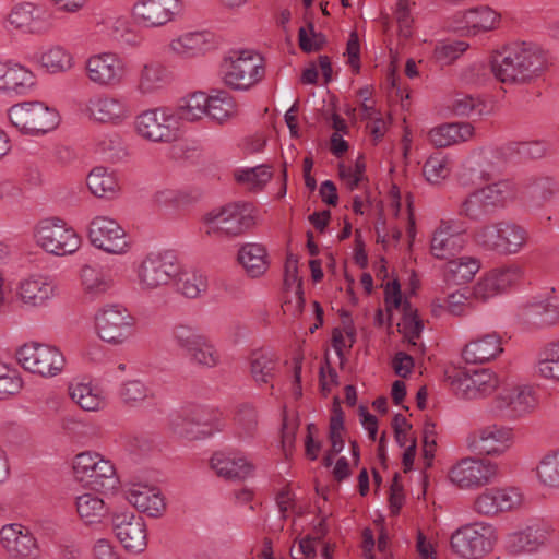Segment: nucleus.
Segmentation results:
<instances>
[{
	"label": "nucleus",
	"mask_w": 559,
	"mask_h": 559,
	"mask_svg": "<svg viewBox=\"0 0 559 559\" xmlns=\"http://www.w3.org/2000/svg\"><path fill=\"white\" fill-rule=\"evenodd\" d=\"M8 117L22 133L36 136L55 130L60 123L58 110L39 100H27L11 106Z\"/></svg>",
	"instance_id": "nucleus-10"
},
{
	"label": "nucleus",
	"mask_w": 559,
	"mask_h": 559,
	"mask_svg": "<svg viewBox=\"0 0 559 559\" xmlns=\"http://www.w3.org/2000/svg\"><path fill=\"white\" fill-rule=\"evenodd\" d=\"M500 23V13L489 5H477L455 15L456 28L472 36L491 32Z\"/></svg>",
	"instance_id": "nucleus-29"
},
{
	"label": "nucleus",
	"mask_w": 559,
	"mask_h": 559,
	"mask_svg": "<svg viewBox=\"0 0 559 559\" xmlns=\"http://www.w3.org/2000/svg\"><path fill=\"white\" fill-rule=\"evenodd\" d=\"M498 475V463L487 459L466 456L450 468L448 477L461 489H477L493 483Z\"/></svg>",
	"instance_id": "nucleus-20"
},
{
	"label": "nucleus",
	"mask_w": 559,
	"mask_h": 559,
	"mask_svg": "<svg viewBox=\"0 0 559 559\" xmlns=\"http://www.w3.org/2000/svg\"><path fill=\"white\" fill-rule=\"evenodd\" d=\"M547 67L546 51L531 41L513 43L495 52L491 73L503 84H524L538 78Z\"/></svg>",
	"instance_id": "nucleus-1"
},
{
	"label": "nucleus",
	"mask_w": 559,
	"mask_h": 559,
	"mask_svg": "<svg viewBox=\"0 0 559 559\" xmlns=\"http://www.w3.org/2000/svg\"><path fill=\"white\" fill-rule=\"evenodd\" d=\"M22 388L23 379L20 371L0 360V400L17 394Z\"/></svg>",
	"instance_id": "nucleus-60"
},
{
	"label": "nucleus",
	"mask_w": 559,
	"mask_h": 559,
	"mask_svg": "<svg viewBox=\"0 0 559 559\" xmlns=\"http://www.w3.org/2000/svg\"><path fill=\"white\" fill-rule=\"evenodd\" d=\"M514 442L513 428L499 424L484 426L467 439L468 448L492 457L504 455L512 449Z\"/></svg>",
	"instance_id": "nucleus-23"
},
{
	"label": "nucleus",
	"mask_w": 559,
	"mask_h": 559,
	"mask_svg": "<svg viewBox=\"0 0 559 559\" xmlns=\"http://www.w3.org/2000/svg\"><path fill=\"white\" fill-rule=\"evenodd\" d=\"M474 135V128L466 122L443 123L428 132V139L436 147L466 142Z\"/></svg>",
	"instance_id": "nucleus-40"
},
{
	"label": "nucleus",
	"mask_w": 559,
	"mask_h": 559,
	"mask_svg": "<svg viewBox=\"0 0 559 559\" xmlns=\"http://www.w3.org/2000/svg\"><path fill=\"white\" fill-rule=\"evenodd\" d=\"M189 414L194 424V429L204 430L202 431V438L212 435L216 430H222V425L214 411L203 406H189Z\"/></svg>",
	"instance_id": "nucleus-61"
},
{
	"label": "nucleus",
	"mask_w": 559,
	"mask_h": 559,
	"mask_svg": "<svg viewBox=\"0 0 559 559\" xmlns=\"http://www.w3.org/2000/svg\"><path fill=\"white\" fill-rule=\"evenodd\" d=\"M34 240L46 253L66 257L75 253L82 243L80 235L64 219L47 217L34 228Z\"/></svg>",
	"instance_id": "nucleus-9"
},
{
	"label": "nucleus",
	"mask_w": 559,
	"mask_h": 559,
	"mask_svg": "<svg viewBox=\"0 0 559 559\" xmlns=\"http://www.w3.org/2000/svg\"><path fill=\"white\" fill-rule=\"evenodd\" d=\"M180 294L187 298H198L207 289V276L194 267H182L178 263V273L174 281Z\"/></svg>",
	"instance_id": "nucleus-46"
},
{
	"label": "nucleus",
	"mask_w": 559,
	"mask_h": 559,
	"mask_svg": "<svg viewBox=\"0 0 559 559\" xmlns=\"http://www.w3.org/2000/svg\"><path fill=\"white\" fill-rule=\"evenodd\" d=\"M91 245L108 254L124 255L131 250V241L126 229L112 217L94 216L86 228Z\"/></svg>",
	"instance_id": "nucleus-19"
},
{
	"label": "nucleus",
	"mask_w": 559,
	"mask_h": 559,
	"mask_svg": "<svg viewBox=\"0 0 559 559\" xmlns=\"http://www.w3.org/2000/svg\"><path fill=\"white\" fill-rule=\"evenodd\" d=\"M86 80L100 88L122 86L131 75L129 61L112 50H103L90 55L84 61Z\"/></svg>",
	"instance_id": "nucleus-7"
},
{
	"label": "nucleus",
	"mask_w": 559,
	"mask_h": 559,
	"mask_svg": "<svg viewBox=\"0 0 559 559\" xmlns=\"http://www.w3.org/2000/svg\"><path fill=\"white\" fill-rule=\"evenodd\" d=\"M36 61L47 73L57 75L70 72L75 67V57L62 44H50L44 47Z\"/></svg>",
	"instance_id": "nucleus-37"
},
{
	"label": "nucleus",
	"mask_w": 559,
	"mask_h": 559,
	"mask_svg": "<svg viewBox=\"0 0 559 559\" xmlns=\"http://www.w3.org/2000/svg\"><path fill=\"white\" fill-rule=\"evenodd\" d=\"M136 135L153 144L170 145L181 138V128L174 108L160 106L145 109L134 119Z\"/></svg>",
	"instance_id": "nucleus-6"
},
{
	"label": "nucleus",
	"mask_w": 559,
	"mask_h": 559,
	"mask_svg": "<svg viewBox=\"0 0 559 559\" xmlns=\"http://www.w3.org/2000/svg\"><path fill=\"white\" fill-rule=\"evenodd\" d=\"M488 272L502 295L519 285L524 278V269L518 263H509Z\"/></svg>",
	"instance_id": "nucleus-55"
},
{
	"label": "nucleus",
	"mask_w": 559,
	"mask_h": 559,
	"mask_svg": "<svg viewBox=\"0 0 559 559\" xmlns=\"http://www.w3.org/2000/svg\"><path fill=\"white\" fill-rule=\"evenodd\" d=\"M503 352L502 340L497 333H487L469 341L462 356L468 364H485L496 359Z\"/></svg>",
	"instance_id": "nucleus-36"
},
{
	"label": "nucleus",
	"mask_w": 559,
	"mask_h": 559,
	"mask_svg": "<svg viewBox=\"0 0 559 559\" xmlns=\"http://www.w3.org/2000/svg\"><path fill=\"white\" fill-rule=\"evenodd\" d=\"M472 298V290L461 288L450 293L444 299H435L432 301V312L445 310L452 316H463L468 309V302Z\"/></svg>",
	"instance_id": "nucleus-54"
},
{
	"label": "nucleus",
	"mask_w": 559,
	"mask_h": 559,
	"mask_svg": "<svg viewBox=\"0 0 559 559\" xmlns=\"http://www.w3.org/2000/svg\"><path fill=\"white\" fill-rule=\"evenodd\" d=\"M13 294L19 306L25 310L48 307L60 294L58 281L45 273H33L19 278Z\"/></svg>",
	"instance_id": "nucleus-16"
},
{
	"label": "nucleus",
	"mask_w": 559,
	"mask_h": 559,
	"mask_svg": "<svg viewBox=\"0 0 559 559\" xmlns=\"http://www.w3.org/2000/svg\"><path fill=\"white\" fill-rule=\"evenodd\" d=\"M202 229L213 238H235L257 224V211L251 203L233 202L206 212L202 217Z\"/></svg>",
	"instance_id": "nucleus-2"
},
{
	"label": "nucleus",
	"mask_w": 559,
	"mask_h": 559,
	"mask_svg": "<svg viewBox=\"0 0 559 559\" xmlns=\"http://www.w3.org/2000/svg\"><path fill=\"white\" fill-rule=\"evenodd\" d=\"M234 176L238 182L246 185L249 189H261L270 181L272 173L267 166L259 165L236 169Z\"/></svg>",
	"instance_id": "nucleus-62"
},
{
	"label": "nucleus",
	"mask_w": 559,
	"mask_h": 559,
	"mask_svg": "<svg viewBox=\"0 0 559 559\" xmlns=\"http://www.w3.org/2000/svg\"><path fill=\"white\" fill-rule=\"evenodd\" d=\"M534 373L542 380L559 383V340L539 350L534 362Z\"/></svg>",
	"instance_id": "nucleus-45"
},
{
	"label": "nucleus",
	"mask_w": 559,
	"mask_h": 559,
	"mask_svg": "<svg viewBox=\"0 0 559 559\" xmlns=\"http://www.w3.org/2000/svg\"><path fill=\"white\" fill-rule=\"evenodd\" d=\"M187 355L194 365L206 369H213L222 361L219 350L205 334Z\"/></svg>",
	"instance_id": "nucleus-51"
},
{
	"label": "nucleus",
	"mask_w": 559,
	"mask_h": 559,
	"mask_svg": "<svg viewBox=\"0 0 559 559\" xmlns=\"http://www.w3.org/2000/svg\"><path fill=\"white\" fill-rule=\"evenodd\" d=\"M452 173V162L448 155L436 153L423 166L425 179L431 185H441Z\"/></svg>",
	"instance_id": "nucleus-53"
},
{
	"label": "nucleus",
	"mask_w": 559,
	"mask_h": 559,
	"mask_svg": "<svg viewBox=\"0 0 559 559\" xmlns=\"http://www.w3.org/2000/svg\"><path fill=\"white\" fill-rule=\"evenodd\" d=\"M210 466L215 474L228 480H243L253 474L252 462L242 453L236 451H217L210 460Z\"/></svg>",
	"instance_id": "nucleus-32"
},
{
	"label": "nucleus",
	"mask_w": 559,
	"mask_h": 559,
	"mask_svg": "<svg viewBox=\"0 0 559 559\" xmlns=\"http://www.w3.org/2000/svg\"><path fill=\"white\" fill-rule=\"evenodd\" d=\"M526 502L524 491L514 485L486 488L474 500V511L484 516L514 512Z\"/></svg>",
	"instance_id": "nucleus-21"
},
{
	"label": "nucleus",
	"mask_w": 559,
	"mask_h": 559,
	"mask_svg": "<svg viewBox=\"0 0 559 559\" xmlns=\"http://www.w3.org/2000/svg\"><path fill=\"white\" fill-rule=\"evenodd\" d=\"M217 45L215 35L210 31H188L173 37L168 53L179 60H193L205 56Z\"/></svg>",
	"instance_id": "nucleus-27"
},
{
	"label": "nucleus",
	"mask_w": 559,
	"mask_h": 559,
	"mask_svg": "<svg viewBox=\"0 0 559 559\" xmlns=\"http://www.w3.org/2000/svg\"><path fill=\"white\" fill-rule=\"evenodd\" d=\"M69 395L85 412H100L108 404L104 389L92 381L71 383L69 385Z\"/></svg>",
	"instance_id": "nucleus-38"
},
{
	"label": "nucleus",
	"mask_w": 559,
	"mask_h": 559,
	"mask_svg": "<svg viewBox=\"0 0 559 559\" xmlns=\"http://www.w3.org/2000/svg\"><path fill=\"white\" fill-rule=\"evenodd\" d=\"M204 334L192 324L177 323L171 329V340L175 345L186 354L193 347Z\"/></svg>",
	"instance_id": "nucleus-63"
},
{
	"label": "nucleus",
	"mask_w": 559,
	"mask_h": 559,
	"mask_svg": "<svg viewBox=\"0 0 559 559\" xmlns=\"http://www.w3.org/2000/svg\"><path fill=\"white\" fill-rule=\"evenodd\" d=\"M518 195L516 185L510 179L487 182L469 192L461 202L459 213L473 221L508 207Z\"/></svg>",
	"instance_id": "nucleus-4"
},
{
	"label": "nucleus",
	"mask_w": 559,
	"mask_h": 559,
	"mask_svg": "<svg viewBox=\"0 0 559 559\" xmlns=\"http://www.w3.org/2000/svg\"><path fill=\"white\" fill-rule=\"evenodd\" d=\"M278 368L277 356L265 349L255 350L250 358V374L258 385L267 384Z\"/></svg>",
	"instance_id": "nucleus-47"
},
{
	"label": "nucleus",
	"mask_w": 559,
	"mask_h": 559,
	"mask_svg": "<svg viewBox=\"0 0 559 559\" xmlns=\"http://www.w3.org/2000/svg\"><path fill=\"white\" fill-rule=\"evenodd\" d=\"M538 406L536 391L527 384L506 386L490 401L489 411L496 418L519 420L533 414Z\"/></svg>",
	"instance_id": "nucleus-14"
},
{
	"label": "nucleus",
	"mask_w": 559,
	"mask_h": 559,
	"mask_svg": "<svg viewBox=\"0 0 559 559\" xmlns=\"http://www.w3.org/2000/svg\"><path fill=\"white\" fill-rule=\"evenodd\" d=\"M112 531L123 548L130 552L140 554L147 546L145 521L133 512L115 513Z\"/></svg>",
	"instance_id": "nucleus-26"
},
{
	"label": "nucleus",
	"mask_w": 559,
	"mask_h": 559,
	"mask_svg": "<svg viewBox=\"0 0 559 559\" xmlns=\"http://www.w3.org/2000/svg\"><path fill=\"white\" fill-rule=\"evenodd\" d=\"M178 273V259L171 251H153L133 266L134 284L143 293H152L174 283Z\"/></svg>",
	"instance_id": "nucleus-5"
},
{
	"label": "nucleus",
	"mask_w": 559,
	"mask_h": 559,
	"mask_svg": "<svg viewBox=\"0 0 559 559\" xmlns=\"http://www.w3.org/2000/svg\"><path fill=\"white\" fill-rule=\"evenodd\" d=\"M94 331L99 340L110 345L127 343L134 330L135 319L120 304H105L94 313Z\"/></svg>",
	"instance_id": "nucleus-12"
},
{
	"label": "nucleus",
	"mask_w": 559,
	"mask_h": 559,
	"mask_svg": "<svg viewBox=\"0 0 559 559\" xmlns=\"http://www.w3.org/2000/svg\"><path fill=\"white\" fill-rule=\"evenodd\" d=\"M237 115V103L225 90L216 88L206 93V118L217 124H225Z\"/></svg>",
	"instance_id": "nucleus-39"
},
{
	"label": "nucleus",
	"mask_w": 559,
	"mask_h": 559,
	"mask_svg": "<svg viewBox=\"0 0 559 559\" xmlns=\"http://www.w3.org/2000/svg\"><path fill=\"white\" fill-rule=\"evenodd\" d=\"M473 154L479 163L481 171L486 173L484 176L488 182L495 180L502 173L506 160L500 157L499 150L481 148L473 152Z\"/></svg>",
	"instance_id": "nucleus-58"
},
{
	"label": "nucleus",
	"mask_w": 559,
	"mask_h": 559,
	"mask_svg": "<svg viewBox=\"0 0 559 559\" xmlns=\"http://www.w3.org/2000/svg\"><path fill=\"white\" fill-rule=\"evenodd\" d=\"M126 499L139 511L157 518L166 509L165 498L160 490L148 485L133 484L126 490Z\"/></svg>",
	"instance_id": "nucleus-35"
},
{
	"label": "nucleus",
	"mask_w": 559,
	"mask_h": 559,
	"mask_svg": "<svg viewBox=\"0 0 559 559\" xmlns=\"http://www.w3.org/2000/svg\"><path fill=\"white\" fill-rule=\"evenodd\" d=\"M498 542L497 528L486 522L463 525L450 538L452 551L462 559H481L489 555Z\"/></svg>",
	"instance_id": "nucleus-8"
},
{
	"label": "nucleus",
	"mask_w": 559,
	"mask_h": 559,
	"mask_svg": "<svg viewBox=\"0 0 559 559\" xmlns=\"http://www.w3.org/2000/svg\"><path fill=\"white\" fill-rule=\"evenodd\" d=\"M465 245V237L459 226L442 221L431 235L430 252L436 259L448 260L461 252Z\"/></svg>",
	"instance_id": "nucleus-30"
},
{
	"label": "nucleus",
	"mask_w": 559,
	"mask_h": 559,
	"mask_svg": "<svg viewBox=\"0 0 559 559\" xmlns=\"http://www.w3.org/2000/svg\"><path fill=\"white\" fill-rule=\"evenodd\" d=\"M554 523L543 519L528 522L504 537L506 550L511 555H533L547 548L554 540Z\"/></svg>",
	"instance_id": "nucleus-18"
},
{
	"label": "nucleus",
	"mask_w": 559,
	"mask_h": 559,
	"mask_svg": "<svg viewBox=\"0 0 559 559\" xmlns=\"http://www.w3.org/2000/svg\"><path fill=\"white\" fill-rule=\"evenodd\" d=\"M78 280L81 293L88 301H97L110 294L114 280L102 267L84 264L80 267Z\"/></svg>",
	"instance_id": "nucleus-34"
},
{
	"label": "nucleus",
	"mask_w": 559,
	"mask_h": 559,
	"mask_svg": "<svg viewBox=\"0 0 559 559\" xmlns=\"http://www.w3.org/2000/svg\"><path fill=\"white\" fill-rule=\"evenodd\" d=\"M537 483L548 490H559V447L545 451L534 468Z\"/></svg>",
	"instance_id": "nucleus-43"
},
{
	"label": "nucleus",
	"mask_w": 559,
	"mask_h": 559,
	"mask_svg": "<svg viewBox=\"0 0 559 559\" xmlns=\"http://www.w3.org/2000/svg\"><path fill=\"white\" fill-rule=\"evenodd\" d=\"M499 254L513 255L521 252L528 241L527 230L513 222L502 221Z\"/></svg>",
	"instance_id": "nucleus-50"
},
{
	"label": "nucleus",
	"mask_w": 559,
	"mask_h": 559,
	"mask_svg": "<svg viewBox=\"0 0 559 559\" xmlns=\"http://www.w3.org/2000/svg\"><path fill=\"white\" fill-rule=\"evenodd\" d=\"M449 380L455 394L467 400L486 397L500 386L499 377L489 369H480L472 373L460 371L450 376Z\"/></svg>",
	"instance_id": "nucleus-25"
},
{
	"label": "nucleus",
	"mask_w": 559,
	"mask_h": 559,
	"mask_svg": "<svg viewBox=\"0 0 559 559\" xmlns=\"http://www.w3.org/2000/svg\"><path fill=\"white\" fill-rule=\"evenodd\" d=\"M180 12V0H134L129 11L133 24L143 29L163 28Z\"/></svg>",
	"instance_id": "nucleus-22"
},
{
	"label": "nucleus",
	"mask_w": 559,
	"mask_h": 559,
	"mask_svg": "<svg viewBox=\"0 0 559 559\" xmlns=\"http://www.w3.org/2000/svg\"><path fill=\"white\" fill-rule=\"evenodd\" d=\"M86 185L96 198L114 199L120 191L117 175L106 167H94L87 175Z\"/></svg>",
	"instance_id": "nucleus-42"
},
{
	"label": "nucleus",
	"mask_w": 559,
	"mask_h": 559,
	"mask_svg": "<svg viewBox=\"0 0 559 559\" xmlns=\"http://www.w3.org/2000/svg\"><path fill=\"white\" fill-rule=\"evenodd\" d=\"M219 73L227 87L247 92L264 79L265 61L252 49L230 50L222 60Z\"/></svg>",
	"instance_id": "nucleus-3"
},
{
	"label": "nucleus",
	"mask_w": 559,
	"mask_h": 559,
	"mask_svg": "<svg viewBox=\"0 0 559 559\" xmlns=\"http://www.w3.org/2000/svg\"><path fill=\"white\" fill-rule=\"evenodd\" d=\"M81 111L88 121L110 127L126 124L133 114L131 104L124 96L106 92L86 98Z\"/></svg>",
	"instance_id": "nucleus-13"
},
{
	"label": "nucleus",
	"mask_w": 559,
	"mask_h": 559,
	"mask_svg": "<svg viewBox=\"0 0 559 559\" xmlns=\"http://www.w3.org/2000/svg\"><path fill=\"white\" fill-rule=\"evenodd\" d=\"M72 469L76 480L95 490L110 489L117 484L114 464L98 452L84 451L76 454Z\"/></svg>",
	"instance_id": "nucleus-17"
},
{
	"label": "nucleus",
	"mask_w": 559,
	"mask_h": 559,
	"mask_svg": "<svg viewBox=\"0 0 559 559\" xmlns=\"http://www.w3.org/2000/svg\"><path fill=\"white\" fill-rule=\"evenodd\" d=\"M9 27L22 35L47 36L56 26V14L46 4L34 1L15 3L7 15Z\"/></svg>",
	"instance_id": "nucleus-11"
},
{
	"label": "nucleus",
	"mask_w": 559,
	"mask_h": 559,
	"mask_svg": "<svg viewBox=\"0 0 559 559\" xmlns=\"http://www.w3.org/2000/svg\"><path fill=\"white\" fill-rule=\"evenodd\" d=\"M178 122H199L206 117V93L198 91L181 97L174 108Z\"/></svg>",
	"instance_id": "nucleus-48"
},
{
	"label": "nucleus",
	"mask_w": 559,
	"mask_h": 559,
	"mask_svg": "<svg viewBox=\"0 0 559 559\" xmlns=\"http://www.w3.org/2000/svg\"><path fill=\"white\" fill-rule=\"evenodd\" d=\"M238 437L242 442L249 443L253 440L258 429V413L250 404H242L236 414Z\"/></svg>",
	"instance_id": "nucleus-57"
},
{
	"label": "nucleus",
	"mask_w": 559,
	"mask_h": 559,
	"mask_svg": "<svg viewBox=\"0 0 559 559\" xmlns=\"http://www.w3.org/2000/svg\"><path fill=\"white\" fill-rule=\"evenodd\" d=\"M171 82L168 68L157 60L144 62L138 73L135 91L143 97L155 96L165 91Z\"/></svg>",
	"instance_id": "nucleus-33"
},
{
	"label": "nucleus",
	"mask_w": 559,
	"mask_h": 559,
	"mask_svg": "<svg viewBox=\"0 0 559 559\" xmlns=\"http://www.w3.org/2000/svg\"><path fill=\"white\" fill-rule=\"evenodd\" d=\"M402 318L397 322V331L403 335L413 353L424 354L425 346L419 342L424 330L423 321L419 319L417 309L411 304L405 305V310L401 311Z\"/></svg>",
	"instance_id": "nucleus-41"
},
{
	"label": "nucleus",
	"mask_w": 559,
	"mask_h": 559,
	"mask_svg": "<svg viewBox=\"0 0 559 559\" xmlns=\"http://www.w3.org/2000/svg\"><path fill=\"white\" fill-rule=\"evenodd\" d=\"M502 221L479 226L474 234L475 242L481 248L499 253Z\"/></svg>",
	"instance_id": "nucleus-59"
},
{
	"label": "nucleus",
	"mask_w": 559,
	"mask_h": 559,
	"mask_svg": "<svg viewBox=\"0 0 559 559\" xmlns=\"http://www.w3.org/2000/svg\"><path fill=\"white\" fill-rule=\"evenodd\" d=\"M75 508L78 515L85 524H97L106 516L108 508L104 499L92 492L76 497Z\"/></svg>",
	"instance_id": "nucleus-49"
},
{
	"label": "nucleus",
	"mask_w": 559,
	"mask_h": 559,
	"mask_svg": "<svg viewBox=\"0 0 559 559\" xmlns=\"http://www.w3.org/2000/svg\"><path fill=\"white\" fill-rule=\"evenodd\" d=\"M169 429L177 436L186 439H201L202 431L194 429V424L189 414V406L174 411L168 417Z\"/></svg>",
	"instance_id": "nucleus-56"
},
{
	"label": "nucleus",
	"mask_w": 559,
	"mask_h": 559,
	"mask_svg": "<svg viewBox=\"0 0 559 559\" xmlns=\"http://www.w3.org/2000/svg\"><path fill=\"white\" fill-rule=\"evenodd\" d=\"M36 86V75L26 66L13 60L0 61V92L26 95Z\"/></svg>",
	"instance_id": "nucleus-31"
},
{
	"label": "nucleus",
	"mask_w": 559,
	"mask_h": 559,
	"mask_svg": "<svg viewBox=\"0 0 559 559\" xmlns=\"http://www.w3.org/2000/svg\"><path fill=\"white\" fill-rule=\"evenodd\" d=\"M238 260L251 277L263 275L270 265L266 248L255 242L242 245L238 251Z\"/></svg>",
	"instance_id": "nucleus-44"
},
{
	"label": "nucleus",
	"mask_w": 559,
	"mask_h": 559,
	"mask_svg": "<svg viewBox=\"0 0 559 559\" xmlns=\"http://www.w3.org/2000/svg\"><path fill=\"white\" fill-rule=\"evenodd\" d=\"M479 270L480 261L469 255L449 260L445 264L447 276L459 284L472 281Z\"/></svg>",
	"instance_id": "nucleus-52"
},
{
	"label": "nucleus",
	"mask_w": 559,
	"mask_h": 559,
	"mask_svg": "<svg viewBox=\"0 0 559 559\" xmlns=\"http://www.w3.org/2000/svg\"><path fill=\"white\" fill-rule=\"evenodd\" d=\"M0 546L12 559H39L38 542L22 523H8L0 528Z\"/></svg>",
	"instance_id": "nucleus-24"
},
{
	"label": "nucleus",
	"mask_w": 559,
	"mask_h": 559,
	"mask_svg": "<svg viewBox=\"0 0 559 559\" xmlns=\"http://www.w3.org/2000/svg\"><path fill=\"white\" fill-rule=\"evenodd\" d=\"M16 359L25 371L43 378L59 376L66 367L63 353L53 345L29 342L16 352Z\"/></svg>",
	"instance_id": "nucleus-15"
},
{
	"label": "nucleus",
	"mask_w": 559,
	"mask_h": 559,
	"mask_svg": "<svg viewBox=\"0 0 559 559\" xmlns=\"http://www.w3.org/2000/svg\"><path fill=\"white\" fill-rule=\"evenodd\" d=\"M469 44L465 40L439 41L435 47V58L441 64H450L459 59L467 49Z\"/></svg>",
	"instance_id": "nucleus-64"
},
{
	"label": "nucleus",
	"mask_w": 559,
	"mask_h": 559,
	"mask_svg": "<svg viewBox=\"0 0 559 559\" xmlns=\"http://www.w3.org/2000/svg\"><path fill=\"white\" fill-rule=\"evenodd\" d=\"M521 317L526 324L538 329L559 324V293L551 289L528 301L523 306Z\"/></svg>",
	"instance_id": "nucleus-28"
}]
</instances>
